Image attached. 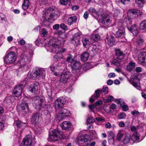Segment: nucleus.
I'll return each mask as SVG.
<instances>
[{
	"instance_id": "nucleus-1",
	"label": "nucleus",
	"mask_w": 146,
	"mask_h": 146,
	"mask_svg": "<svg viewBox=\"0 0 146 146\" xmlns=\"http://www.w3.org/2000/svg\"><path fill=\"white\" fill-rule=\"evenodd\" d=\"M56 30V34L59 36L57 40L53 38L50 40L49 43L50 48L52 52H55L58 50L56 54L54 56V60L56 61H59L62 58V53L66 51L65 48H61L62 44H63L65 41L66 38L64 33L65 28H53Z\"/></svg>"
},
{
	"instance_id": "nucleus-2",
	"label": "nucleus",
	"mask_w": 146,
	"mask_h": 146,
	"mask_svg": "<svg viewBox=\"0 0 146 146\" xmlns=\"http://www.w3.org/2000/svg\"><path fill=\"white\" fill-rule=\"evenodd\" d=\"M44 15L45 18L40 23L41 27H49L52 25V22L51 21L47 20H54L59 15L58 11H57L54 9L49 8L45 9L44 12Z\"/></svg>"
},
{
	"instance_id": "nucleus-3",
	"label": "nucleus",
	"mask_w": 146,
	"mask_h": 146,
	"mask_svg": "<svg viewBox=\"0 0 146 146\" xmlns=\"http://www.w3.org/2000/svg\"><path fill=\"white\" fill-rule=\"evenodd\" d=\"M33 107L38 110H43V109L47 108V105L44 100L40 98L38 96H34L32 98Z\"/></svg>"
},
{
	"instance_id": "nucleus-4",
	"label": "nucleus",
	"mask_w": 146,
	"mask_h": 146,
	"mask_svg": "<svg viewBox=\"0 0 146 146\" xmlns=\"http://www.w3.org/2000/svg\"><path fill=\"white\" fill-rule=\"evenodd\" d=\"M70 75L69 72H64L62 74L60 77V82H56L54 83V84L52 85L53 88L55 89L58 88L61 86L62 83L64 84L67 83L69 79Z\"/></svg>"
},
{
	"instance_id": "nucleus-5",
	"label": "nucleus",
	"mask_w": 146,
	"mask_h": 146,
	"mask_svg": "<svg viewBox=\"0 0 146 146\" xmlns=\"http://www.w3.org/2000/svg\"><path fill=\"white\" fill-rule=\"evenodd\" d=\"M63 133L59 129H55L50 132L49 134V138L52 141H56L63 138Z\"/></svg>"
},
{
	"instance_id": "nucleus-6",
	"label": "nucleus",
	"mask_w": 146,
	"mask_h": 146,
	"mask_svg": "<svg viewBox=\"0 0 146 146\" xmlns=\"http://www.w3.org/2000/svg\"><path fill=\"white\" fill-rule=\"evenodd\" d=\"M89 137L87 135H79L77 138V142L80 146H86L88 145L90 141Z\"/></svg>"
},
{
	"instance_id": "nucleus-7",
	"label": "nucleus",
	"mask_w": 146,
	"mask_h": 146,
	"mask_svg": "<svg viewBox=\"0 0 146 146\" xmlns=\"http://www.w3.org/2000/svg\"><path fill=\"white\" fill-rule=\"evenodd\" d=\"M33 54H30L28 55L23 54L21 56L19 62L21 66H24L29 63L32 60Z\"/></svg>"
},
{
	"instance_id": "nucleus-8",
	"label": "nucleus",
	"mask_w": 146,
	"mask_h": 146,
	"mask_svg": "<svg viewBox=\"0 0 146 146\" xmlns=\"http://www.w3.org/2000/svg\"><path fill=\"white\" fill-rule=\"evenodd\" d=\"M16 53L13 52H11L6 54L5 61L7 64H13L16 60Z\"/></svg>"
},
{
	"instance_id": "nucleus-9",
	"label": "nucleus",
	"mask_w": 146,
	"mask_h": 146,
	"mask_svg": "<svg viewBox=\"0 0 146 146\" xmlns=\"http://www.w3.org/2000/svg\"><path fill=\"white\" fill-rule=\"evenodd\" d=\"M108 89L107 87L102 88V90L98 89L95 91L94 95L92 96L90 99V102H93L95 100L100 97V93H104V94H107Z\"/></svg>"
},
{
	"instance_id": "nucleus-10",
	"label": "nucleus",
	"mask_w": 146,
	"mask_h": 146,
	"mask_svg": "<svg viewBox=\"0 0 146 146\" xmlns=\"http://www.w3.org/2000/svg\"><path fill=\"white\" fill-rule=\"evenodd\" d=\"M70 115L69 111L66 109H62L59 111L57 115V118L59 121H62Z\"/></svg>"
},
{
	"instance_id": "nucleus-11",
	"label": "nucleus",
	"mask_w": 146,
	"mask_h": 146,
	"mask_svg": "<svg viewBox=\"0 0 146 146\" xmlns=\"http://www.w3.org/2000/svg\"><path fill=\"white\" fill-rule=\"evenodd\" d=\"M45 71L44 70H42L39 68H36L33 69L32 74V76L33 79L34 78H38L42 76H44Z\"/></svg>"
},
{
	"instance_id": "nucleus-12",
	"label": "nucleus",
	"mask_w": 146,
	"mask_h": 146,
	"mask_svg": "<svg viewBox=\"0 0 146 146\" xmlns=\"http://www.w3.org/2000/svg\"><path fill=\"white\" fill-rule=\"evenodd\" d=\"M72 65V72L75 76L80 74L79 73L80 67V63L79 61H75Z\"/></svg>"
},
{
	"instance_id": "nucleus-13",
	"label": "nucleus",
	"mask_w": 146,
	"mask_h": 146,
	"mask_svg": "<svg viewBox=\"0 0 146 146\" xmlns=\"http://www.w3.org/2000/svg\"><path fill=\"white\" fill-rule=\"evenodd\" d=\"M141 15L140 11L135 9L128 10V20L129 19H132L137 17Z\"/></svg>"
},
{
	"instance_id": "nucleus-14",
	"label": "nucleus",
	"mask_w": 146,
	"mask_h": 146,
	"mask_svg": "<svg viewBox=\"0 0 146 146\" xmlns=\"http://www.w3.org/2000/svg\"><path fill=\"white\" fill-rule=\"evenodd\" d=\"M66 102V98L64 97H60L56 100L54 103L55 108H60L62 107Z\"/></svg>"
},
{
	"instance_id": "nucleus-15",
	"label": "nucleus",
	"mask_w": 146,
	"mask_h": 146,
	"mask_svg": "<svg viewBox=\"0 0 146 146\" xmlns=\"http://www.w3.org/2000/svg\"><path fill=\"white\" fill-rule=\"evenodd\" d=\"M81 33L80 32L74 35L71 39V42L74 46H77L80 44V39Z\"/></svg>"
},
{
	"instance_id": "nucleus-16",
	"label": "nucleus",
	"mask_w": 146,
	"mask_h": 146,
	"mask_svg": "<svg viewBox=\"0 0 146 146\" xmlns=\"http://www.w3.org/2000/svg\"><path fill=\"white\" fill-rule=\"evenodd\" d=\"M131 84L138 89L140 88V80L136 76H132L129 81Z\"/></svg>"
},
{
	"instance_id": "nucleus-17",
	"label": "nucleus",
	"mask_w": 146,
	"mask_h": 146,
	"mask_svg": "<svg viewBox=\"0 0 146 146\" xmlns=\"http://www.w3.org/2000/svg\"><path fill=\"white\" fill-rule=\"evenodd\" d=\"M23 86V84L17 85L13 91V93L16 97L19 96L21 94L22 92V88Z\"/></svg>"
},
{
	"instance_id": "nucleus-18",
	"label": "nucleus",
	"mask_w": 146,
	"mask_h": 146,
	"mask_svg": "<svg viewBox=\"0 0 146 146\" xmlns=\"http://www.w3.org/2000/svg\"><path fill=\"white\" fill-rule=\"evenodd\" d=\"M139 135L136 132H134L133 135L128 138V142L131 144H133L135 141L139 142Z\"/></svg>"
},
{
	"instance_id": "nucleus-19",
	"label": "nucleus",
	"mask_w": 146,
	"mask_h": 146,
	"mask_svg": "<svg viewBox=\"0 0 146 146\" xmlns=\"http://www.w3.org/2000/svg\"><path fill=\"white\" fill-rule=\"evenodd\" d=\"M40 119V114L38 113H34L32 116L31 121L36 125H38Z\"/></svg>"
},
{
	"instance_id": "nucleus-20",
	"label": "nucleus",
	"mask_w": 146,
	"mask_h": 146,
	"mask_svg": "<svg viewBox=\"0 0 146 146\" xmlns=\"http://www.w3.org/2000/svg\"><path fill=\"white\" fill-rule=\"evenodd\" d=\"M62 129L69 131L72 129V126L71 123L68 121H64L60 125Z\"/></svg>"
},
{
	"instance_id": "nucleus-21",
	"label": "nucleus",
	"mask_w": 146,
	"mask_h": 146,
	"mask_svg": "<svg viewBox=\"0 0 146 146\" xmlns=\"http://www.w3.org/2000/svg\"><path fill=\"white\" fill-rule=\"evenodd\" d=\"M14 99L15 97L13 96H8L5 98L3 102V104L6 106H8L13 102Z\"/></svg>"
},
{
	"instance_id": "nucleus-22",
	"label": "nucleus",
	"mask_w": 146,
	"mask_h": 146,
	"mask_svg": "<svg viewBox=\"0 0 146 146\" xmlns=\"http://www.w3.org/2000/svg\"><path fill=\"white\" fill-rule=\"evenodd\" d=\"M138 59L143 65H146V52H142L139 55Z\"/></svg>"
},
{
	"instance_id": "nucleus-23",
	"label": "nucleus",
	"mask_w": 146,
	"mask_h": 146,
	"mask_svg": "<svg viewBox=\"0 0 146 146\" xmlns=\"http://www.w3.org/2000/svg\"><path fill=\"white\" fill-rule=\"evenodd\" d=\"M32 137L31 135H27L24 139L23 144L24 146L30 145L32 143Z\"/></svg>"
},
{
	"instance_id": "nucleus-24",
	"label": "nucleus",
	"mask_w": 146,
	"mask_h": 146,
	"mask_svg": "<svg viewBox=\"0 0 146 146\" xmlns=\"http://www.w3.org/2000/svg\"><path fill=\"white\" fill-rule=\"evenodd\" d=\"M115 55L117 59L122 60L124 58L125 54L120 49H116L115 50Z\"/></svg>"
},
{
	"instance_id": "nucleus-25",
	"label": "nucleus",
	"mask_w": 146,
	"mask_h": 146,
	"mask_svg": "<svg viewBox=\"0 0 146 146\" xmlns=\"http://www.w3.org/2000/svg\"><path fill=\"white\" fill-rule=\"evenodd\" d=\"M20 108L23 112L27 113L30 111L28 104L26 102H23L20 105Z\"/></svg>"
},
{
	"instance_id": "nucleus-26",
	"label": "nucleus",
	"mask_w": 146,
	"mask_h": 146,
	"mask_svg": "<svg viewBox=\"0 0 146 146\" xmlns=\"http://www.w3.org/2000/svg\"><path fill=\"white\" fill-rule=\"evenodd\" d=\"M102 23L105 25H106L108 23H111L112 21L111 17L108 15H104L102 17Z\"/></svg>"
},
{
	"instance_id": "nucleus-27",
	"label": "nucleus",
	"mask_w": 146,
	"mask_h": 146,
	"mask_svg": "<svg viewBox=\"0 0 146 146\" xmlns=\"http://www.w3.org/2000/svg\"><path fill=\"white\" fill-rule=\"evenodd\" d=\"M107 41L106 40V42H107L109 46H111L114 44L115 41L114 39V36L110 35L108 36L106 38Z\"/></svg>"
},
{
	"instance_id": "nucleus-28",
	"label": "nucleus",
	"mask_w": 146,
	"mask_h": 146,
	"mask_svg": "<svg viewBox=\"0 0 146 146\" xmlns=\"http://www.w3.org/2000/svg\"><path fill=\"white\" fill-rule=\"evenodd\" d=\"M89 54L88 52H83L81 54V59L83 62L86 61L88 59Z\"/></svg>"
},
{
	"instance_id": "nucleus-29",
	"label": "nucleus",
	"mask_w": 146,
	"mask_h": 146,
	"mask_svg": "<svg viewBox=\"0 0 146 146\" xmlns=\"http://www.w3.org/2000/svg\"><path fill=\"white\" fill-rule=\"evenodd\" d=\"M30 89V90L31 92L36 93L38 91V87L37 84H34L31 86Z\"/></svg>"
},
{
	"instance_id": "nucleus-30",
	"label": "nucleus",
	"mask_w": 146,
	"mask_h": 146,
	"mask_svg": "<svg viewBox=\"0 0 146 146\" xmlns=\"http://www.w3.org/2000/svg\"><path fill=\"white\" fill-rule=\"evenodd\" d=\"M77 20V18L76 17H70L68 19L67 22L69 25L73 24L75 23Z\"/></svg>"
},
{
	"instance_id": "nucleus-31",
	"label": "nucleus",
	"mask_w": 146,
	"mask_h": 146,
	"mask_svg": "<svg viewBox=\"0 0 146 146\" xmlns=\"http://www.w3.org/2000/svg\"><path fill=\"white\" fill-rule=\"evenodd\" d=\"M91 47L92 48V51L94 54H97L99 52L100 50L98 48L96 45H91Z\"/></svg>"
},
{
	"instance_id": "nucleus-32",
	"label": "nucleus",
	"mask_w": 146,
	"mask_h": 146,
	"mask_svg": "<svg viewBox=\"0 0 146 146\" xmlns=\"http://www.w3.org/2000/svg\"><path fill=\"white\" fill-rule=\"evenodd\" d=\"M124 29L123 28H120L116 32V37H119L124 34Z\"/></svg>"
},
{
	"instance_id": "nucleus-33",
	"label": "nucleus",
	"mask_w": 146,
	"mask_h": 146,
	"mask_svg": "<svg viewBox=\"0 0 146 146\" xmlns=\"http://www.w3.org/2000/svg\"><path fill=\"white\" fill-rule=\"evenodd\" d=\"M29 3L28 0H24L23 3L22 4V7L24 10L27 9L29 6Z\"/></svg>"
},
{
	"instance_id": "nucleus-34",
	"label": "nucleus",
	"mask_w": 146,
	"mask_h": 146,
	"mask_svg": "<svg viewBox=\"0 0 146 146\" xmlns=\"http://www.w3.org/2000/svg\"><path fill=\"white\" fill-rule=\"evenodd\" d=\"M82 42L83 46H85L87 45H89L90 44V42L85 37H83Z\"/></svg>"
},
{
	"instance_id": "nucleus-35",
	"label": "nucleus",
	"mask_w": 146,
	"mask_h": 146,
	"mask_svg": "<svg viewBox=\"0 0 146 146\" xmlns=\"http://www.w3.org/2000/svg\"><path fill=\"white\" fill-rule=\"evenodd\" d=\"M66 61L72 64L75 61L73 58L72 56L70 54H68L66 58Z\"/></svg>"
},
{
	"instance_id": "nucleus-36",
	"label": "nucleus",
	"mask_w": 146,
	"mask_h": 146,
	"mask_svg": "<svg viewBox=\"0 0 146 146\" xmlns=\"http://www.w3.org/2000/svg\"><path fill=\"white\" fill-rule=\"evenodd\" d=\"M91 38L95 41H98L100 39V37L98 34H96L92 35Z\"/></svg>"
},
{
	"instance_id": "nucleus-37",
	"label": "nucleus",
	"mask_w": 146,
	"mask_h": 146,
	"mask_svg": "<svg viewBox=\"0 0 146 146\" xmlns=\"http://www.w3.org/2000/svg\"><path fill=\"white\" fill-rule=\"evenodd\" d=\"M135 66V63L132 62H130L128 64V70L131 71L133 69Z\"/></svg>"
},
{
	"instance_id": "nucleus-38",
	"label": "nucleus",
	"mask_w": 146,
	"mask_h": 146,
	"mask_svg": "<svg viewBox=\"0 0 146 146\" xmlns=\"http://www.w3.org/2000/svg\"><path fill=\"white\" fill-rule=\"evenodd\" d=\"M40 32V35L42 36H46L47 35L48 33L47 31L44 28H43L42 29Z\"/></svg>"
},
{
	"instance_id": "nucleus-39",
	"label": "nucleus",
	"mask_w": 146,
	"mask_h": 146,
	"mask_svg": "<svg viewBox=\"0 0 146 146\" xmlns=\"http://www.w3.org/2000/svg\"><path fill=\"white\" fill-rule=\"evenodd\" d=\"M15 124H16L18 127H22L24 125H26L25 123H22L20 121L18 120L16 121L15 122Z\"/></svg>"
},
{
	"instance_id": "nucleus-40",
	"label": "nucleus",
	"mask_w": 146,
	"mask_h": 146,
	"mask_svg": "<svg viewBox=\"0 0 146 146\" xmlns=\"http://www.w3.org/2000/svg\"><path fill=\"white\" fill-rule=\"evenodd\" d=\"M114 98L112 96H110L108 97L107 99L104 100V102H110L113 101Z\"/></svg>"
},
{
	"instance_id": "nucleus-41",
	"label": "nucleus",
	"mask_w": 146,
	"mask_h": 146,
	"mask_svg": "<svg viewBox=\"0 0 146 146\" xmlns=\"http://www.w3.org/2000/svg\"><path fill=\"white\" fill-rule=\"evenodd\" d=\"M135 1L138 6L140 7H143L144 2V0H135Z\"/></svg>"
},
{
	"instance_id": "nucleus-42",
	"label": "nucleus",
	"mask_w": 146,
	"mask_h": 146,
	"mask_svg": "<svg viewBox=\"0 0 146 146\" xmlns=\"http://www.w3.org/2000/svg\"><path fill=\"white\" fill-rule=\"evenodd\" d=\"M112 63L113 65L117 67L119 66L120 65V64L119 61L115 59H114L113 60Z\"/></svg>"
},
{
	"instance_id": "nucleus-43",
	"label": "nucleus",
	"mask_w": 146,
	"mask_h": 146,
	"mask_svg": "<svg viewBox=\"0 0 146 146\" xmlns=\"http://www.w3.org/2000/svg\"><path fill=\"white\" fill-rule=\"evenodd\" d=\"M94 121V119L92 117H90L87 119L86 123L88 124H90Z\"/></svg>"
},
{
	"instance_id": "nucleus-44",
	"label": "nucleus",
	"mask_w": 146,
	"mask_h": 146,
	"mask_svg": "<svg viewBox=\"0 0 146 146\" xmlns=\"http://www.w3.org/2000/svg\"><path fill=\"white\" fill-rule=\"evenodd\" d=\"M116 102L118 104H120L121 107L125 104L124 101L120 99L117 100Z\"/></svg>"
},
{
	"instance_id": "nucleus-45",
	"label": "nucleus",
	"mask_w": 146,
	"mask_h": 146,
	"mask_svg": "<svg viewBox=\"0 0 146 146\" xmlns=\"http://www.w3.org/2000/svg\"><path fill=\"white\" fill-rule=\"evenodd\" d=\"M131 29L130 30V31L134 35H136L138 33V31L136 28H131Z\"/></svg>"
},
{
	"instance_id": "nucleus-46",
	"label": "nucleus",
	"mask_w": 146,
	"mask_h": 146,
	"mask_svg": "<svg viewBox=\"0 0 146 146\" xmlns=\"http://www.w3.org/2000/svg\"><path fill=\"white\" fill-rule=\"evenodd\" d=\"M60 26V27H66V26L65 24L63 23H61L60 25L58 24H56L53 26V27H59Z\"/></svg>"
},
{
	"instance_id": "nucleus-47",
	"label": "nucleus",
	"mask_w": 146,
	"mask_h": 146,
	"mask_svg": "<svg viewBox=\"0 0 146 146\" xmlns=\"http://www.w3.org/2000/svg\"><path fill=\"white\" fill-rule=\"evenodd\" d=\"M88 11L92 13H94L96 15H98V12L96 11L95 9L92 7L88 9Z\"/></svg>"
},
{
	"instance_id": "nucleus-48",
	"label": "nucleus",
	"mask_w": 146,
	"mask_h": 146,
	"mask_svg": "<svg viewBox=\"0 0 146 146\" xmlns=\"http://www.w3.org/2000/svg\"><path fill=\"white\" fill-rule=\"evenodd\" d=\"M125 116L126 115L124 113H121L118 114V117L119 119H123L124 118Z\"/></svg>"
},
{
	"instance_id": "nucleus-49",
	"label": "nucleus",
	"mask_w": 146,
	"mask_h": 146,
	"mask_svg": "<svg viewBox=\"0 0 146 146\" xmlns=\"http://www.w3.org/2000/svg\"><path fill=\"white\" fill-rule=\"evenodd\" d=\"M137 42L138 45H141L143 44V41L142 38H139L137 39Z\"/></svg>"
},
{
	"instance_id": "nucleus-50",
	"label": "nucleus",
	"mask_w": 146,
	"mask_h": 146,
	"mask_svg": "<svg viewBox=\"0 0 146 146\" xmlns=\"http://www.w3.org/2000/svg\"><path fill=\"white\" fill-rule=\"evenodd\" d=\"M114 133L112 131L109 132V134L108 135V139H114Z\"/></svg>"
},
{
	"instance_id": "nucleus-51",
	"label": "nucleus",
	"mask_w": 146,
	"mask_h": 146,
	"mask_svg": "<svg viewBox=\"0 0 146 146\" xmlns=\"http://www.w3.org/2000/svg\"><path fill=\"white\" fill-rule=\"evenodd\" d=\"M140 27H146V20L143 21L140 25Z\"/></svg>"
},
{
	"instance_id": "nucleus-52",
	"label": "nucleus",
	"mask_w": 146,
	"mask_h": 146,
	"mask_svg": "<svg viewBox=\"0 0 146 146\" xmlns=\"http://www.w3.org/2000/svg\"><path fill=\"white\" fill-rule=\"evenodd\" d=\"M123 136V135L120 132H119L117 135V139L120 141Z\"/></svg>"
},
{
	"instance_id": "nucleus-53",
	"label": "nucleus",
	"mask_w": 146,
	"mask_h": 146,
	"mask_svg": "<svg viewBox=\"0 0 146 146\" xmlns=\"http://www.w3.org/2000/svg\"><path fill=\"white\" fill-rule=\"evenodd\" d=\"M35 133L36 134H39L41 133V131L40 128H37L35 129Z\"/></svg>"
},
{
	"instance_id": "nucleus-54",
	"label": "nucleus",
	"mask_w": 146,
	"mask_h": 146,
	"mask_svg": "<svg viewBox=\"0 0 146 146\" xmlns=\"http://www.w3.org/2000/svg\"><path fill=\"white\" fill-rule=\"evenodd\" d=\"M105 127L107 128H110L111 127V126L110 123L109 122H108L105 124Z\"/></svg>"
},
{
	"instance_id": "nucleus-55",
	"label": "nucleus",
	"mask_w": 146,
	"mask_h": 146,
	"mask_svg": "<svg viewBox=\"0 0 146 146\" xmlns=\"http://www.w3.org/2000/svg\"><path fill=\"white\" fill-rule=\"evenodd\" d=\"M18 43L21 45H24L25 43V41L24 40L22 39L18 42Z\"/></svg>"
},
{
	"instance_id": "nucleus-56",
	"label": "nucleus",
	"mask_w": 146,
	"mask_h": 146,
	"mask_svg": "<svg viewBox=\"0 0 146 146\" xmlns=\"http://www.w3.org/2000/svg\"><path fill=\"white\" fill-rule=\"evenodd\" d=\"M123 111H126L128 110V106L127 105L123 106H122Z\"/></svg>"
},
{
	"instance_id": "nucleus-57",
	"label": "nucleus",
	"mask_w": 146,
	"mask_h": 146,
	"mask_svg": "<svg viewBox=\"0 0 146 146\" xmlns=\"http://www.w3.org/2000/svg\"><path fill=\"white\" fill-rule=\"evenodd\" d=\"M6 19V18L5 17L3 18L1 17L0 18V21L2 23H4L5 22Z\"/></svg>"
},
{
	"instance_id": "nucleus-58",
	"label": "nucleus",
	"mask_w": 146,
	"mask_h": 146,
	"mask_svg": "<svg viewBox=\"0 0 146 146\" xmlns=\"http://www.w3.org/2000/svg\"><path fill=\"white\" fill-rule=\"evenodd\" d=\"M115 76V74L114 73H110L108 75V77L109 78L114 77Z\"/></svg>"
},
{
	"instance_id": "nucleus-59",
	"label": "nucleus",
	"mask_w": 146,
	"mask_h": 146,
	"mask_svg": "<svg viewBox=\"0 0 146 146\" xmlns=\"http://www.w3.org/2000/svg\"><path fill=\"white\" fill-rule=\"evenodd\" d=\"M142 69L140 67H138L136 68V71L137 72H139L142 71Z\"/></svg>"
},
{
	"instance_id": "nucleus-60",
	"label": "nucleus",
	"mask_w": 146,
	"mask_h": 146,
	"mask_svg": "<svg viewBox=\"0 0 146 146\" xmlns=\"http://www.w3.org/2000/svg\"><path fill=\"white\" fill-rule=\"evenodd\" d=\"M109 142V143L111 144H114V139H108Z\"/></svg>"
},
{
	"instance_id": "nucleus-61",
	"label": "nucleus",
	"mask_w": 146,
	"mask_h": 146,
	"mask_svg": "<svg viewBox=\"0 0 146 146\" xmlns=\"http://www.w3.org/2000/svg\"><path fill=\"white\" fill-rule=\"evenodd\" d=\"M113 83V81L109 79L107 81V83L108 85H111Z\"/></svg>"
},
{
	"instance_id": "nucleus-62",
	"label": "nucleus",
	"mask_w": 146,
	"mask_h": 146,
	"mask_svg": "<svg viewBox=\"0 0 146 146\" xmlns=\"http://www.w3.org/2000/svg\"><path fill=\"white\" fill-rule=\"evenodd\" d=\"M139 113V112L138 111L136 110H134L131 111V113L132 115H134L135 114H138Z\"/></svg>"
},
{
	"instance_id": "nucleus-63",
	"label": "nucleus",
	"mask_w": 146,
	"mask_h": 146,
	"mask_svg": "<svg viewBox=\"0 0 146 146\" xmlns=\"http://www.w3.org/2000/svg\"><path fill=\"white\" fill-rule=\"evenodd\" d=\"M116 106L114 104H112L110 107V108L112 109H115L116 108Z\"/></svg>"
},
{
	"instance_id": "nucleus-64",
	"label": "nucleus",
	"mask_w": 146,
	"mask_h": 146,
	"mask_svg": "<svg viewBox=\"0 0 146 146\" xmlns=\"http://www.w3.org/2000/svg\"><path fill=\"white\" fill-rule=\"evenodd\" d=\"M79 8L78 7L77 5L73 6L72 7V9L73 10L76 11Z\"/></svg>"
}]
</instances>
